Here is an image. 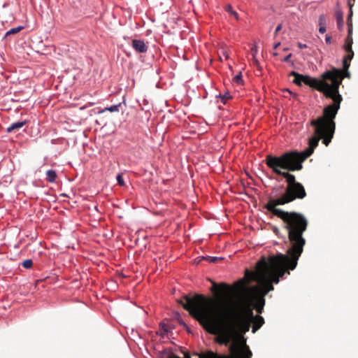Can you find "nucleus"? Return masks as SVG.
I'll return each mask as SVG.
<instances>
[{
    "label": "nucleus",
    "mask_w": 358,
    "mask_h": 358,
    "mask_svg": "<svg viewBox=\"0 0 358 358\" xmlns=\"http://www.w3.org/2000/svg\"><path fill=\"white\" fill-rule=\"evenodd\" d=\"M229 355H219L213 352L207 353V358H252V353L245 343H234L229 347Z\"/></svg>",
    "instance_id": "0eeeda50"
},
{
    "label": "nucleus",
    "mask_w": 358,
    "mask_h": 358,
    "mask_svg": "<svg viewBox=\"0 0 358 358\" xmlns=\"http://www.w3.org/2000/svg\"><path fill=\"white\" fill-rule=\"evenodd\" d=\"M326 31V26H321L319 28V32L320 34H324Z\"/></svg>",
    "instance_id": "b1692460"
},
{
    "label": "nucleus",
    "mask_w": 358,
    "mask_h": 358,
    "mask_svg": "<svg viewBox=\"0 0 358 358\" xmlns=\"http://www.w3.org/2000/svg\"><path fill=\"white\" fill-rule=\"evenodd\" d=\"M32 264H33V262L31 259H25L22 263V265L23 266V267H24L25 268H31L32 266Z\"/></svg>",
    "instance_id": "dca6fc26"
},
{
    "label": "nucleus",
    "mask_w": 358,
    "mask_h": 358,
    "mask_svg": "<svg viewBox=\"0 0 358 358\" xmlns=\"http://www.w3.org/2000/svg\"><path fill=\"white\" fill-rule=\"evenodd\" d=\"M319 26H326V17L324 15H320L318 20Z\"/></svg>",
    "instance_id": "a211bd4d"
},
{
    "label": "nucleus",
    "mask_w": 358,
    "mask_h": 358,
    "mask_svg": "<svg viewBox=\"0 0 358 358\" xmlns=\"http://www.w3.org/2000/svg\"><path fill=\"white\" fill-rule=\"evenodd\" d=\"M252 55H253V54H255H255H256V52H257V48H252Z\"/></svg>",
    "instance_id": "7c9ffc66"
},
{
    "label": "nucleus",
    "mask_w": 358,
    "mask_h": 358,
    "mask_svg": "<svg viewBox=\"0 0 358 358\" xmlns=\"http://www.w3.org/2000/svg\"><path fill=\"white\" fill-rule=\"evenodd\" d=\"M289 1H291L292 0H288Z\"/></svg>",
    "instance_id": "c9c22d12"
},
{
    "label": "nucleus",
    "mask_w": 358,
    "mask_h": 358,
    "mask_svg": "<svg viewBox=\"0 0 358 358\" xmlns=\"http://www.w3.org/2000/svg\"><path fill=\"white\" fill-rule=\"evenodd\" d=\"M117 180L118 184L120 186L124 185V180L122 178V176L121 175H117Z\"/></svg>",
    "instance_id": "4be33fe9"
},
{
    "label": "nucleus",
    "mask_w": 358,
    "mask_h": 358,
    "mask_svg": "<svg viewBox=\"0 0 358 358\" xmlns=\"http://www.w3.org/2000/svg\"><path fill=\"white\" fill-rule=\"evenodd\" d=\"M74 71L75 73L72 74V76L74 80H78L80 78L81 76V70L78 68V69H74Z\"/></svg>",
    "instance_id": "f3484780"
},
{
    "label": "nucleus",
    "mask_w": 358,
    "mask_h": 358,
    "mask_svg": "<svg viewBox=\"0 0 358 358\" xmlns=\"http://www.w3.org/2000/svg\"><path fill=\"white\" fill-rule=\"evenodd\" d=\"M336 18L337 21L338 29L341 30L343 24V13L341 10L336 12Z\"/></svg>",
    "instance_id": "9d476101"
},
{
    "label": "nucleus",
    "mask_w": 358,
    "mask_h": 358,
    "mask_svg": "<svg viewBox=\"0 0 358 358\" xmlns=\"http://www.w3.org/2000/svg\"><path fill=\"white\" fill-rule=\"evenodd\" d=\"M325 41L327 44H330L331 43V37L329 36H326Z\"/></svg>",
    "instance_id": "a878e982"
},
{
    "label": "nucleus",
    "mask_w": 358,
    "mask_h": 358,
    "mask_svg": "<svg viewBox=\"0 0 358 358\" xmlns=\"http://www.w3.org/2000/svg\"><path fill=\"white\" fill-rule=\"evenodd\" d=\"M300 256L295 254L278 253L269 256L268 259L262 257L256 264V271L245 270V278L234 282L231 292L223 296L227 299L234 293H241L238 300L244 296H249L252 301L253 309L258 314L263 312L265 296L274 289L273 283L278 284L285 274H289V270H294ZM231 298H229L230 299Z\"/></svg>",
    "instance_id": "7ed1b4c3"
},
{
    "label": "nucleus",
    "mask_w": 358,
    "mask_h": 358,
    "mask_svg": "<svg viewBox=\"0 0 358 358\" xmlns=\"http://www.w3.org/2000/svg\"><path fill=\"white\" fill-rule=\"evenodd\" d=\"M284 92H287V93H289V94H293V93H292L291 91H289L288 89H285V90H284Z\"/></svg>",
    "instance_id": "473e14b6"
},
{
    "label": "nucleus",
    "mask_w": 358,
    "mask_h": 358,
    "mask_svg": "<svg viewBox=\"0 0 358 358\" xmlns=\"http://www.w3.org/2000/svg\"><path fill=\"white\" fill-rule=\"evenodd\" d=\"M229 57L228 55H225V59H227Z\"/></svg>",
    "instance_id": "f704fd0d"
},
{
    "label": "nucleus",
    "mask_w": 358,
    "mask_h": 358,
    "mask_svg": "<svg viewBox=\"0 0 358 358\" xmlns=\"http://www.w3.org/2000/svg\"><path fill=\"white\" fill-rule=\"evenodd\" d=\"M23 29H24L23 26H18V27L12 28L10 30H8V31H6V33L5 34L4 38H6L9 37L10 35L17 34Z\"/></svg>",
    "instance_id": "9b49d317"
},
{
    "label": "nucleus",
    "mask_w": 358,
    "mask_h": 358,
    "mask_svg": "<svg viewBox=\"0 0 358 358\" xmlns=\"http://www.w3.org/2000/svg\"><path fill=\"white\" fill-rule=\"evenodd\" d=\"M234 81L237 84H242L243 83V78H242V73L240 72L238 75H236L234 78Z\"/></svg>",
    "instance_id": "6ab92c4d"
},
{
    "label": "nucleus",
    "mask_w": 358,
    "mask_h": 358,
    "mask_svg": "<svg viewBox=\"0 0 358 358\" xmlns=\"http://www.w3.org/2000/svg\"><path fill=\"white\" fill-rule=\"evenodd\" d=\"M343 100L341 96H337L331 104L326 106L323 109V114L317 119H313L310 124L315 127L314 136L308 141V147L302 152H290L296 155L299 159L303 162L309 157L314 152V150L318 145L319 141L322 138V143L328 146L336 129V122L334 121L338 111L340 108L341 103Z\"/></svg>",
    "instance_id": "20e7f679"
},
{
    "label": "nucleus",
    "mask_w": 358,
    "mask_h": 358,
    "mask_svg": "<svg viewBox=\"0 0 358 358\" xmlns=\"http://www.w3.org/2000/svg\"><path fill=\"white\" fill-rule=\"evenodd\" d=\"M292 57V54H289V55H287V56L284 58L283 61H284V62H288V61L289 60V59H290V57Z\"/></svg>",
    "instance_id": "c756f323"
},
{
    "label": "nucleus",
    "mask_w": 358,
    "mask_h": 358,
    "mask_svg": "<svg viewBox=\"0 0 358 358\" xmlns=\"http://www.w3.org/2000/svg\"><path fill=\"white\" fill-rule=\"evenodd\" d=\"M220 98H221V101L222 102L225 104L227 101L230 99L231 98V95L229 94V93H226L224 95H220Z\"/></svg>",
    "instance_id": "aec40b11"
},
{
    "label": "nucleus",
    "mask_w": 358,
    "mask_h": 358,
    "mask_svg": "<svg viewBox=\"0 0 358 358\" xmlns=\"http://www.w3.org/2000/svg\"><path fill=\"white\" fill-rule=\"evenodd\" d=\"M253 57V63H254V64L256 65V66H258L259 65V62L256 59L255 54H253V57Z\"/></svg>",
    "instance_id": "bb28decb"
},
{
    "label": "nucleus",
    "mask_w": 358,
    "mask_h": 358,
    "mask_svg": "<svg viewBox=\"0 0 358 358\" xmlns=\"http://www.w3.org/2000/svg\"><path fill=\"white\" fill-rule=\"evenodd\" d=\"M56 172L54 170L50 169L46 172V180L50 182H53L56 179Z\"/></svg>",
    "instance_id": "f8f14e48"
},
{
    "label": "nucleus",
    "mask_w": 358,
    "mask_h": 358,
    "mask_svg": "<svg viewBox=\"0 0 358 358\" xmlns=\"http://www.w3.org/2000/svg\"><path fill=\"white\" fill-rule=\"evenodd\" d=\"M280 45V43H275V44L274 45V46H273V48H274V49H277Z\"/></svg>",
    "instance_id": "2f4dec72"
},
{
    "label": "nucleus",
    "mask_w": 358,
    "mask_h": 358,
    "mask_svg": "<svg viewBox=\"0 0 358 358\" xmlns=\"http://www.w3.org/2000/svg\"><path fill=\"white\" fill-rule=\"evenodd\" d=\"M169 358H180V357L177 356V355H171V356H169ZM185 358H191V357H190V356L188 354H187L185 355Z\"/></svg>",
    "instance_id": "393cba45"
},
{
    "label": "nucleus",
    "mask_w": 358,
    "mask_h": 358,
    "mask_svg": "<svg viewBox=\"0 0 358 358\" xmlns=\"http://www.w3.org/2000/svg\"><path fill=\"white\" fill-rule=\"evenodd\" d=\"M132 48L138 53H145L148 50V45L140 39H133L131 41Z\"/></svg>",
    "instance_id": "6e6552de"
},
{
    "label": "nucleus",
    "mask_w": 358,
    "mask_h": 358,
    "mask_svg": "<svg viewBox=\"0 0 358 358\" xmlns=\"http://www.w3.org/2000/svg\"><path fill=\"white\" fill-rule=\"evenodd\" d=\"M71 283L74 284L75 288H79L80 286V282L78 280H73Z\"/></svg>",
    "instance_id": "5701e85b"
},
{
    "label": "nucleus",
    "mask_w": 358,
    "mask_h": 358,
    "mask_svg": "<svg viewBox=\"0 0 358 358\" xmlns=\"http://www.w3.org/2000/svg\"><path fill=\"white\" fill-rule=\"evenodd\" d=\"M303 162L296 155L290 152L280 156L268 155L265 159V164L273 173L285 178L287 186L281 196L277 199L270 198L264 208L283 222L284 228L288 231L290 243L287 253L295 254L296 257L301 256L303 251L306 239L303 237V234L307 229L308 220L299 213L285 211L277 206L289 203L296 199H303L306 196L303 185L296 181L293 174L289 173L301 170Z\"/></svg>",
    "instance_id": "f03ea898"
},
{
    "label": "nucleus",
    "mask_w": 358,
    "mask_h": 358,
    "mask_svg": "<svg viewBox=\"0 0 358 358\" xmlns=\"http://www.w3.org/2000/svg\"><path fill=\"white\" fill-rule=\"evenodd\" d=\"M347 24L348 27V34L345 39V44L343 45V48L347 52L346 55L344 57L343 60V69H340V77H342V80L344 78H350V73L348 71V69L350 66V61L354 57V52L352 48V45L353 43L352 40V20L348 19Z\"/></svg>",
    "instance_id": "423d86ee"
},
{
    "label": "nucleus",
    "mask_w": 358,
    "mask_h": 358,
    "mask_svg": "<svg viewBox=\"0 0 358 358\" xmlns=\"http://www.w3.org/2000/svg\"><path fill=\"white\" fill-rule=\"evenodd\" d=\"M298 46L299 48H300L301 49H304V48H307V45L306 44H302L301 43H298Z\"/></svg>",
    "instance_id": "cd10ccee"
},
{
    "label": "nucleus",
    "mask_w": 358,
    "mask_h": 358,
    "mask_svg": "<svg viewBox=\"0 0 358 358\" xmlns=\"http://www.w3.org/2000/svg\"><path fill=\"white\" fill-rule=\"evenodd\" d=\"M340 69L333 67L331 70L327 71L321 76V80L313 78L308 75L300 74L296 71H292L289 76L294 78L293 83L298 86L302 83L308 85L333 101L337 96H341L339 94V86L342 83V77H340Z\"/></svg>",
    "instance_id": "39448f33"
},
{
    "label": "nucleus",
    "mask_w": 358,
    "mask_h": 358,
    "mask_svg": "<svg viewBox=\"0 0 358 358\" xmlns=\"http://www.w3.org/2000/svg\"><path fill=\"white\" fill-rule=\"evenodd\" d=\"M205 259L206 260H208L210 263H216L219 260L222 259V258H219V257H205Z\"/></svg>",
    "instance_id": "412c9836"
},
{
    "label": "nucleus",
    "mask_w": 358,
    "mask_h": 358,
    "mask_svg": "<svg viewBox=\"0 0 358 358\" xmlns=\"http://www.w3.org/2000/svg\"><path fill=\"white\" fill-rule=\"evenodd\" d=\"M210 292L214 298L202 294L185 295L178 303L195 318L208 333L219 335V343L227 345L229 337L227 327L232 331L245 334L252 324V333H255L264 324V319L259 315H254L253 303L249 296L232 301L231 299H223L229 294L232 287L225 282L217 284L211 281Z\"/></svg>",
    "instance_id": "f257e3e1"
},
{
    "label": "nucleus",
    "mask_w": 358,
    "mask_h": 358,
    "mask_svg": "<svg viewBox=\"0 0 358 358\" xmlns=\"http://www.w3.org/2000/svg\"><path fill=\"white\" fill-rule=\"evenodd\" d=\"M120 106V104L118 105H113L110 107L105 108L103 110H101L100 112H104V111H110V112H117L119 111V107Z\"/></svg>",
    "instance_id": "ddd939ff"
},
{
    "label": "nucleus",
    "mask_w": 358,
    "mask_h": 358,
    "mask_svg": "<svg viewBox=\"0 0 358 358\" xmlns=\"http://www.w3.org/2000/svg\"><path fill=\"white\" fill-rule=\"evenodd\" d=\"M199 358H207V355L206 356H203V357H200Z\"/></svg>",
    "instance_id": "72a5a7b5"
},
{
    "label": "nucleus",
    "mask_w": 358,
    "mask_h": 358,
    "mask_svg": "<svg viewBox=\"0 0 358 358\" xmlns=\"http://www.w3.org/2000/svg\"><path fill=\"white\" fill-rule=\"evenodd\" d=\"M225 9L231 15H233L236 19H238V14L232 10L231 5H227Z\"/></svg>",
    "instance_id": "2eb2a0df"
},
{
    "label": "nucleus",
    "mask_w": 358,
    "mask_h": 358,
    "mask_svg": "<svg viewBox=\"0 0 358 358\" xmlns=\"http://www.w3.org/2000/svg\"><path fill=\"white\" fill-rule=\"evenodd\" d=\"M26 124H27L26 120L13 122L6 129V132L11 133L13 131L19 130L20 128H22L23 126H24Z\"/></svg>",
    "instance_id": "1a4fd4ad"
},
{
    "label": "nucleus",
    "mask_w": 358,
    "mask_h": 358,
    "mask_svg": "<svg viewBox=\"0 0 358 358\" xmlns=\"http://www.w3.org/2000/svg\"><path fill=\"white\" fill-rule=\"evenodd\" d=\"M281 29H282V25L281 24H278L277 26V27L275 28V34L278 33L279 31H280Z\"/></svg>",
    "instance_id": "c85d7f7f"
},
{
    "label": "nucleus",
    "mask_w": 358,
    "mask_h": 358,
    "mask_svg": "<svg viewBox=\"0 0 358 358\" xmlns=\"http://www.w3.org/2000/svg\"><path fill=\"white\" fill-rule=\"evenodd\" d=\"M355 0H348V5L350 8V12H349V15H348V19H350L352 20V7L355 4Z\"/></svg>",
    "instance_id": "4468645a"
}]
</instances>
